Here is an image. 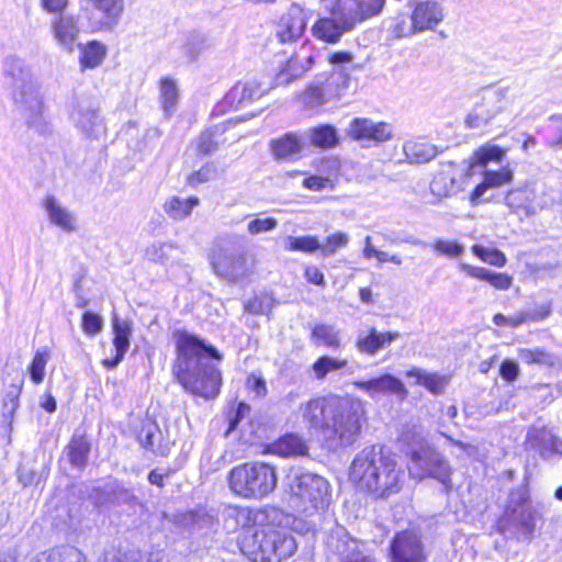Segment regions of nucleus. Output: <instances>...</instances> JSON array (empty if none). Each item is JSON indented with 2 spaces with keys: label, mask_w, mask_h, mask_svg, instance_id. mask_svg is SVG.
I'll use <instances>...</instances> for the list:
<instances>
[{
  "label": "nucleus",
  "mask_w": 562,
  "mask_h": 562,
  "mask_svg": "<svg viewBox=\"0 0 562 562\" xmlns=\"http://www.w3.org/2000/svg\"><path fill=\"white\" fill-rule=\"evenodd\" d=\"M423 544L413 531L397 533L391 544V562H425Z\"/></svg>",
  "instance_id": "ddd939ff"
},
{
  "label": "nucleus",
  "mask_w": 562,
  "mask_h": 562,
  "mask_svg": "<svg viewBox=\"0 0 562 562\" xmlns=\"http://www.w3.org/2000/svg\"><path fill=\"white\" fill-rule=\"evenodd\" d=\"M535 200L536 191L527 186L509 190L505 195V204L512 212L524 216H531L537 213Z\"/></svg>",
  "instance_id": "a878e982"
},
{
  "label": "nucleus",
  "mask_w": 562,
  "mask_h": 562,
  "mask_svg": "<svg viewBox=\"0 0 562 562\" xmlns=\"http://www.w3.org/2000/svg\"><path fill=\"white\" fill-rule=\"evenodd\" d=\"M210 259L214 272L229 281H236L249 271L245 255L231 254L221 245L212 248Z\"/></svg>",
  "instance_id": "9b49d317"
},
{
  "label": "nucleus",
  "mask_w": 562,
  "mask_h": 562,
  "mask_svg": "<svg viewBox=\"0 0 562 562\" xmlns=\"http://www.w3.org/2000/svg\"><path fill=\"white\" fill-rule=\"evenodd\" d=\"M289 504L306 515L324 509L330 502V486L321 475L291 470L288 474Z\"/></svg>",
  "instance_id": "423d86ee"
},
{
  "label": "nucleus",
  "mask_w": 562,
  "mask_h": 562,
  "mask_svg": "<svg viewBox=\"0 0 562 562\" xmlns=\"http://www.w3.org/2000/svg\"><path fill=\"white\" fill-rule=\"evenodd\" d=\"M278 483L276 468L266 462H246L233 468L228 487L245 499H261L274 491Z\"/></svg>",
  "instance_id": "0eeeda50"
},
{
  "label": "nucleus",
  "mask_w": 562,
  "mask_h": 562,
  "mask_svg": "<svg viewBox=\"0 0 562 562\" xmlns=\"http://www.w3.org/2000/svg\"><path fill=\"white\" fill-rule=\"evenodd\" d=\"M214 176H215V169L211 166H204L201 169H199L198 171L190 175V177L188 178V183L191 187H196L201 183L210 181L211 179L214 178Z\"/></svg>",
  "instance_id": "69168bd1"
},
{
  "label": "nucleus",
  "mask_w": 562,
  "mask_h": 562,
  "mask_svg": "<svg viewBox=\"0 0 562 562\" xmlns=\"http://www.w3.org/2000/svg\"><path fill=\"white\" fill-rule=\"evenodd\" d=\"M278 226V221L273 217L254 218L247 224V232L250 235H258L273 231Z\"/></svg>",
  "instance_id": "e2e57ef3"
},
{
  "label": "nucleus",
  "mask_w": 562,
  "mask_h": 562,
  "mask_svg": "<svg viewBox=\"0 0 562 562\" xmlns=\"http://www.w3.org/2000/svg\"><path fill=\"white\" fill-rule=\"evenodd\" d=\"M218 148V140L214 132L205 131L202 133L198 140V149L200 153L207 155Z\"/></svg>",
  "instance_id": "0e129e2a"
},
{
  "label": "nucleus",
  "mask_w": 562,
  "mask_h": 562,
  "mask_svg": "<svg viewBox=\"0 0 562 562\" xmlns=\"http://www.w3.org/2000/svg\"><path fill=\"white\" fill-rule=\"evenodd\" d=\"M362 256L366 260L375 259L379 265H383L386 262H391L395 266H401L403 263L402 258L397 254H389L386 251L380 250L372 244V237H364V247L362 250Z\"/></svg>",
  "instance_id": "49530a36"
},
{
  "label": "nucleus",
  "mask_w": 562,
  "mask_h": 562,
  "mask_svg": "<svg viewBox=\"0 0 562 562\" xmlns=\"http://www.w3.org/2000/svg\"><path fill=\"white\" fill-rule=\"evenodd\" d=\"M518 357L527 366L552 368L558 363V357L554 353L540 347L520 348Z\"/></svg>",
  "instance_id": "f704fd0d"
},
{
  "label": "nucleus",
  "mask_w": 562,
  "mask_h": 562,
  "mask_svg": "<svg viewBox=\"0 0 562 562\" xmlns=\"http://www.w3.org/2000/svg\"><path fill=\"white\" fill-rule=\"evenodd\" d=\"M300 409L304 422L319 431L331 447L350 446L360 432L363 407L359 401L318 397L302 404Z\"/></svg>",
  "instance_id": "f257e3e1"
},
{
  "label": "nucleus",
  "mask_w": 562,
  "mask_h": 562,
  "mask_svg": "<svg viewBox=\"0 0 562 562\" xmlns=\"http://www.w3.org/2000/svg\"><path fill=\"white\" fill-rule=\"evenodd\" d=\"M227 515L241 528H249L252 524L262 521L263 518L269 519V512H254L249 507H231Z\"/></svg>",
  "instance_id": "79ce46f5"
},
{
  "label": "nucleus",
  "mask_w": 562,
  "mask_h": 562,
  "mask_svg": "<svg viewBox=\"0 0 562 562\" xmlns=\"http://www.w3.org/2000/svg\"><path fill=\"white\" fill-rule=\"evenodd\" d=\"M328 546L340 562H373L371 557L360 550V542L344 529L331 533Z\"/></svg>",
  "instance_id": "2eb2a0df"
},
{
  "label": "nucleus",
  "mask_w": 562,
  "mask_h": 562,
  "mask_svg": "<svg viewBox=\"0 0 562 562\" xmlns=\"http://www.w3.org/2000/svg\"><path fill=\"white\" fill-rule=\"evenodd\" d=\"M292 517L278 509L269 510V522L241 541V551L252 562H282L292 557L297 543L289 526Z\"/></svg>",
  "instance_id": "20e7f679"
},
{
  "label": "nucleus",
  "mask_w": 562,
  "mask_h": 562,
  "mask_svg": "<svg viewBox=\"0 0 562 562\" xmlns=\"http://www.w3.org/2000/svg\"><path fill=\"white\" fill-rule=\"evenodd\" d=\"M105 56V47L98 42H90L81 48L80 65L83 68H94Z\"/></svg>",
  "instance_id": "de8ad7c7"
},
{
  "label": "nucleus",
  "mask_w": 562,
  "mask_h": 562,
  "mask_svg": "<svg viewBox=\"0 0 562 562\" xmlns=\"http://www.w3.org/2000/svg\"><path fill=\"white\" fill-rule=\"evenodd\" d=\"M312 340L316 346L338 350L341 348L340 330L331 324H317L312 329Z\"/></svg>",
  "instance_id": "72a5a7b5"
},
{
  "label": "nucleus",
  "mask_w": 562,
  "mask_h": 562,
  "mask_svg": "<svg viewBox=\"0 0 562 562\" xmlns=\"http://www.w3.org/2000/svg\"><path fill=\"white\" fill-rule=\"evenodd\" d=\"M303 186L312 191H322L327 187L333 188V181L327 177L311 176L303 180Z\"/></svg>",
  "instance_id": "774afa93"
},
{
  "label": "nucleus",
  "mask_w": 562,
  "mask_h": 562,
  "mask_svg": "<svg viewBox=\"0 0 562 562\" xmlns=\"http://www.w3.org/2000/svg\"><path fill=\"white\" fill-rule=\"evenodd\" d=\"M461 170L454 164L447 162L441 165L440 170L430 182L431 193L439 199L456 194L461 190Z\"/></svg>",
  "instance_id": "6ab92c4d"
},
{
  "label": "nucleus",
  "mask_w": 562,
  "mask_h": 562,
  "mask_svg": "<svg viewBox=\"0 0 562 562\" xmlns=\"http://www.w3.org/2000/svg\"><path fill=\"white\" fill-rule=\"evenodd\" d=\"M179 99V89L177 82L165 77L160 80V102L167 115L171 114L177 106Z\"/></svg>",
  "instance_id": "37998d69"
},
{
  "label": "nucleus",
  "mask_w": 562,
  "mask_h": 562,
  "mask_svg": "<svg viewBox=\"0 0 562 562\" xmlns=\"http://www.w3.org/2000/svg\"><path fill=\"white\" fill-rule=\"evenodd\" d=\"M460 268L471 278L486 281L496 290L505 291L513 285V277L507 273L495 272L483 267H475L464 262L460 263Z\"/></svg>",
  "instance_id": "cd10ccee"
},
{
  "label": "nucleus",
  "mask_w": 562,
  "mask_h": 562,
  "mask_svg": "<svg viewBox=\"0 0 562 562\" xmlns=\"http://www.w3.org/2000/svg\"><path fill=\"white\" fill-rule=\"evenodd\" d=\"M67 450L71 464L78 468H81L86 464L90 447L85 438H74L69 442Z\"/></svg>",
  "instance_id": "09e8293b"
},
{
  "label": "nucleus",
  "mask_w": 562,
  "mask_h": 562,
  "mask_svg": "<svg viewBox=\"0 0 562 562\" xmlns=\"http://www.w3.org/2000/svg\"><path fill=\"white\" fill-rule=\"evenodd\" d=\"M445 19V8L436 0L417 1L412 10L411 20L418 33L434 31Z\"/></svg>",
  "instance_id": "dca6fc26"
},
{
  "label": "nucleus",
  "mask_w": 562,
  "mask_h": 562,
  "mask_svg": "<svg viewBox=\"0 0 562 562\" xmlns=\"http://www.w3.org/2000/svg\"><path fill=\"white\" fill-rule=\"evenodd\" d=\"M286 251H302L312 254L321 249V241L316 236H286L283 239Z\"/></svg>",
  "instance_id": "c03bdc74"
},
{
  "label": "nucleus",
  "mask_w": 562,
  "mask_h": 562,
  "mask_svg": "<svg viewBox=\"0 0 562 562\" xmlns=\"http://www.w3.org/2000/svg\"><path fill=\"white\" fill-rule=\"evenodd\" d=\"M274 307V300L268 294H261L249 300L245 305V310L252 314L268 315Z\"/></svg>",
  "instance_id": "5fc2aeb1"
},
{
  "label": "nucleus",
  "mask_w": 562,
  "mask_h": 562,
  "mask_svg": "<svg viewBox=\"0 0 562 562\" xmlns=\"http://www.w3.org/2000/svg\"><path fill=\"white\" fill-rule=\"evenodd\" d=\"M81 327L87 335L94 336L102 330L103 319L95 313L86 312L82 315Z\"/></svg>",
  "instance_id": "052dcab7"
},
{
  "label": "nucleus",
  "mask_w": 562,
  "mask_h": 562,
  "mask_svg": "<svg viewBox=\"0 0 562 562\" xmlns=\"http://www.w3.org/2000/svg\"><path fill=\"white\" fill-rule=\"evenodd\" d=\"M263 89L256 80L239 82L226 94V101L236 108H243L263 94Z\"/></svg>",
  "instance_id": "bb28decb"
},
{
  "label": "nucleus",
  "mask_w": 562,
  "mask_h": 562,
  "mask_svg": "<svg viewBox=\"0 0 562 562\" xmlns=\"http://www.w3.org/2000/svg\"><path fill=\"white\" fill-rule=\"evenodd\" d=\"M349 243V236L342 232H336L326 237L324 243H321V251L324 256H331L338 249L344 248Z\"/></svg>",
  "instance_id": "864d4df0"
},
{
  "label": "nucleus",
  "mask_w": 562,
  "mask_h": 562,
  "mask_svg": "<svg viewBox=\"0 0 562 562\" xmlns=\"http://www.w3.org/2000/svg\"><path fill=\"white\" fill-rule=\"evenodd\" d=\"M527 442L537 449L544 459L562 456V441L546 427H532L528 430Z\"/></svg>",
  "instance_id": "4be33fe9"
},
{
  "label": "nucleus",
  "mask_w": 562,
  "mask_h": 562,
  "mask_svg": "<svg viewBox=\"0 0 562 562\" xmlns=\"http://www.w3.org/2000/svg\"><path fill=\"white\" fill-rule=\"evenodd\" d=\"M273 452L282 457L304 456L307 453L305 441L296 435H286L273 445Z\"/></svg>",
  "instance_id": "58836bf2"
},
{
  "label": "nucleus",
  "mask_w": 562,
  "mask_h": 562,
  "mask_svg": "<svg viewBox=\"0 0 562 562\" xmlns=\"http://www.w3.org/2000/svg\"><path fill=\"white\" fill-rule=\"evenodd\" d=\"M49 30L54 42L60 49L74 53L81 31L78 16L58 14L50 21Z\"/></svg>",
  "instance_id": "f8f14e48"
},
{
  "label": "nucleus",
  "mask_w": 562,
  "mask_h": 562,
  "mask_svg": "<svg viewBox=\"0 0 562 562\" xmlns=\"http://www.w3.org/2000/svg\"><path fill=\"white\" fill-rule=\"evenodd\" d=\"M495 117V110L485 112L481 106H474L473 111L468 114L465 123L470 128H479L486 125Z\"/></svg>",
  "instance_id": "bf43d9fd"
},
{
  "label": "nucleus",
  "mask_w": 562,
  "mask_h": 562,
  "mask_svg": "<svg viewBox=\"0 0 562 562\" xmlns=\"http://www.w3.org/2000/svg\"><path fill=\"white\" fill-rule=\"evenodd\" d=\"M353 385L367 393L371 398L385 394H395L401 398H405L408 393L403 382L390 373L366 381H356Z\"/></svg>",
  "instance_id": "a211bd4d"
},
{
  "label": "nucleus",
  "mask_w": 562,
  "mask_h": 562,
  "mask_svg": "<svg viewBox=\"0 0 562 562\" xmlns=\"http://www.w3.org/2000/svg\"><path fill=\"white\" fill-rule=\"evenodd\" d=\"M400 336L401 334L398 331H379L375 327H371L366 331L359 333L356 340V348L360 353L374 356L381 349L398 339Z\"/></svg>",
  "instance_id": "aec40b11"
},
{
  "label": "nucleus",
  "mask_w": 562,
  "mask_h": 562,
  "mask_svg": "<svg viewBox=\"0 0 562 562\" xmlns=\"http://www.w3.org/2000/svg\"><path fill=\"white\" fill-rule=\"evenodd\" d=\"M3 72L11 79L13 101L27 126L45 133L48 128L44 117L45 105L32 67L21 57L11 55L4 59Z\"/></svg>",
  "instance_id": "39448f33"
},
{
  "label": "nucleus",
  "mask_w": 562,
  "mask_h": 562,
  "mask_svg": "<svg viewBox=\"0 0 562 562\" xmlns=\"http://www.w3.org/2000/svg\"><path fill=\"white\" fill-rule=\"evenodd\" d=\"M92 7L100 11L103 16L111 21L116 22L124 11V0H88Z\"/></svg>",
  "instance_id": "8fccbe9b"
},
{
  "label": "nucleus",
  "mask_w": 562,
  "mask_h": 562,
  "mask_svg": "<svg viewBox=\"0 0 562 562\" xmlns=\"http://www.w3.org/2000/svg\"><path fill=\"white\" fill-rule=\"evenodd\" d=\"M330 16L318 19L311 29L312 35L322 42L336 44L344 34L353 30L355 16L350 9L339 4L337 0H321Z\"/></svg>",
  "instance_id": "6e6552de"
},
{
  "label": "nucleus",
  "mask_w": 562,
  "mask_h": 562,
  "mask_svg": "<svg viewBox=\"0 0 562 562\" xmlns=\"http://www.w3.org/2000/svg\"><path fill=\"white\" fill-rule=\"evenodd\" d=\"M403 151L411 164H424L430 161L438 154V149L435 145L422 139H409L405 142L403 145Z\"/></svg>",
  "instance_id": "c756f323"
},
{
  "label": "nucleus",
  "mask_w": 562,
  "mask_h": 562,
  "mask_svg": "<svg viewBox=\"0 0 562 562\" xmlns=\"http://www.w3.org/2000/svg\"><path fill=\"white\" fill-rule=\"evenodd\" d=\"M48 222L66 233H72L78 228L76 215L68 210L54 195H48L43 200Z\"/></svg>",
  "instance_id": "412c9836"
},
{
  "label": "nucleus",
  "mask_w": 562,
  "mask_h": 562,
  "mask_svg": "<svg viewBox=\"0 0 562 562\" xmlns=\"http://www.w3.org/2000/svg\"><path fill=\"white\" fill-rule=\"evenodd\" d=\"M173 245L166 243H153L145 249V258L153 262L164 263L168 259L169 251Z\"/></svg>",
  "instance_id": "13d9d810"
},
{
  "label": "nucleus",
  "mask_w": 562,
  "mask_h": 562,
  "mask_svg": "<svg viewBox=\"0 0 562 562\" xmlns=\"http://www.w3.org/2000/svg\"><path fill=\"white\" fill-rule=\"evenodd\" d=\"M301 102L307 106L316 108L323 105L327 99L324 88L319 85L308 86L300 95Z\"/></svg>",
  "instance_id": "6e6d98bb"
},
{
  "label": "nucleus",
  "mask_w": 562,
  "mask_h": 562,
  "mask_svg": "<svg viewBox=\"0 0 562 562\" xmlns=\"http://www.w3.org/2000/svg\"><path fill=\"white\" fill-rule=\"evenodd\" d=\"M507 91L501 88H486L482 91L481 106L485 112L495 110V116L503 111Z\"/></svg>",
  "instance_id": "a19ab883"
},
{
  "label": "nucleus",
  "mask_w": 562,
  "mask_h": 562,
  "mask_svg": "<svg viewBox=\"0 0 562 562\" xmlns=\"http://www.w3.org/2000/svg\"><path fill=\"white\" fill-rule=\"evenodd\" d=\"M507 153L506 148H502L497 145L487 143L481 147H479L472 155L471 166L483 167L486 169V166L491 161L501 162Z\"/></svg>",
  "instance_id": "4c0bfd02"
},
{
  "label": "nucleus",
  "mask_w": 562,
  "mask_h": 562,
  "mask_svg": "<svg viewBox=\"0 0 562 562\" xmlns=\"http://www.w3.org/2000/svg\"><path fill=\"white\" fill-rule=\"evenodd\" d=\"M307 18V11L302 5L292 3L277 25L280 42L291 43L299 40L305 31Z\"/></svg>",
  "instance_id": "4468645a"
},
{
  "label": "nucleus",
  "mask_w": 562,
  "mask_h": 562,
  "mask_svg": "<svg viewBox=\"0 0 562 562\" xmlns=\"http://www.w3.org/2000/svg\"><path fill=\"white\" fill-rule=\"evenodd\" d=\"M200 201L196 196L189 199H181L179 196H171L166 200L164 211L173 220L180 221L188 217L193 207L199 205Z\"/></svg>",
  "instance_id": "e433bc0d"
},
{
  "label": "nucleus",
  "mask_w": 562,
  "mask_h": 562,
  "mask_svg": "<svg viewBox=\"0 0 562 562\" xmlns=\"http://www.w3.org/2000/svg\"><path fill=\"white\" fill-rule=\"evenodd\" d=\"M409 474L418 480L434 477L450 487L451 469L448 461L429 445L412 450L408 462Z\"/></svg>",
  "instance_id": "1a4fd4ad"
},
{
  "label": "nucleus",
  "mask_w": 562,
  "mask_h": 562,
  "mask_svg": "<svg viewBox=\"0 0 562 562\" xmlns=\"http://www.w3.org/2000/svg\"><path fill=\"white\" fill-rule=\"evenodd\" d=\"M177 360L175 375L178 382L190 393L205 398H214L222 383L220 370L210 362L209 357L221 361L222 355L212 346H206L196 336L186 331L176 335Z\"/></svg>",
  "instance_id": "f03ea898"
},
{
  "label": "nucleus",
  "mask_w": 562,
  "mask_h": 562,
  "mask_svg": "<svg viewBox=\"0 0 562 562\" xmlns=\"http://www.w3.org/2000/svg\"><path fill=\"white\" fill-rule=\"evenodd\" d=\"M348 363L345 358L322 356L313 363L312 371L317 380H324L329 373L347 368Z\"/></svg>",
  "instance_id": "ea45409f"
},
{
  "label": "nucleus",
  "mask_w": 562,
  "mask_h": 562,
  "mask_svg": "<svg viewBox=\"0 0 562 562\" xmlns=\"http://www.w3.org/2000/svg\"><path fill=\"white\" fill-rule=\"evenodd\" d=\"M307 137L311 145L322 148L330 149L338 145L339 134L335 126L329 124L318 125L307 131Z\"/></svg>",
  "instance_id": "473e14b6"
},
{
  "label": "nucleus",
  "mask_w": 562,
  "mask_h": 562,
  "mask_svg": "<svg viewBox=\"0 0 562 562\" xmlns=\"http://www.w3.org/2000/svg\"><path fill=\"white\" fill-rule=\"evenodd\" d=\"M391 35L396 38L411 37L418 34L417 29L414 27V22L411 20L409 23L402 16L394 19L392 25L389 27Z\"/></svg>",
  "instance_id": "4d7b16f0"
},
{
  "label": "nucleus",
  "mask_w": 562,
  "mask_h": 562,
  "mask_svg": "<svg viewBox=\"0 0 562 562\" xmlns=\"http://www.w3.org/2000/svg\"><path fill=\"white\" fill-rule=\"evenodd\" d=\"M514 172L509 166H504L499 170L484 169L483 181L479 183L470 195L472 205L481 203V199L488 189H496L512 183Z\"/></svg>",
  "instance_id": "5701e85b"
},
{
  "label": "nucleus",
  "mask_w": 562,
  "mask_h": 562,
  "mask_svg": "<svg viewBox=\"0 0 562 562\" xmlns=\"http://www.w3.org/2000/svg\"><path fill=\"white\" fill-rule=\"evenodd\" d=\"M29 562H87L85 553L71 546L41 551L31 557Z\"/></svg>",
  "instance_id": "c85d7f7f"
},
{
  "label": "nucleus",
  "mask_w": 562,
  "mask_h": 562,
  "mask_svg": "<svg viewBox=\"0 0 562 562\" xmlns=\"http://www.w3.org/2000/svg\"><path fill=\"white\" fill-rule=\"evenodd\" d=\"M472 252L482 261L498 268L504 267L507 262L505 254L495 248H485L481 245H474Z\"/></svg>",
  "instance_id": "3c124183"
},
{
  "label": "nucleus",
  "mask_w": 562,
  "mask_h": 562,
  "mask_svg": "<svg viewBox=\"0 0 562 562\" xmlns=\"http://www.w3.org/2000/svg\"><path fill=\"white\" fill-rule=\"evenodd\" d=\"M49 360V352L47 350H37L33 357L30 366L31 380L35 384H41L45 378V368Z\"/></svg>",
  "instance_id": "603ef678"
},
{
  "label": "nucleus",
  "mask_w": 562,
  "mask_h": 562,
  "mask_svg": "<svg viewBox=\"0 0 562 562\" xmlns=\"http://www.w3.org/2000/svg\"><path fill=\"white\" fill-rule=\"evenodd\" d=\"M554 123V135L547 142V146L553 150L562 149V115L552 116Z\"/></svg>",
  "instance_id": "338daca9"
},
{
  "label": "nucleus",
  "mask_w": 562,
  "mask_h": 562,
  "mask_svg": "<svg viewBox=\"0 0 562 562\" xmlns=\"http://www.w3.org/2000/svg\"><path fill=\"white\" fill-rule=\"evenodd\" d=\"M342 7L350 9L351 15L355 16V25L359 22L379 14L385 3V0H337Z\"/></svg>",
  "instance_id": "7c9ffc66"
},
{
  "label": "nucleus",
  "mask_w": 562,
  "mask_h": 562,
  "mask_svg": "<svg viewBox=\"0 0 562 562\" xmlns=\"http://www.w3.org/2000/svg\"><path fill=\"white\" fill-rule=\"evenodd\" d=\"M401 476L395 454L379 446L363 449L357 454L349 470L350 481L358 490L375 497L398 493Z\"/></svg>",
  "instance_id": "7ed1b4c3"
},
{
  "label": "nucleus",
  "mask_w": 562,
  "mask_h": 562,
  "mask_svg": "<svg viewBox=\"0 0 562 562\" xmlns=\"http://www.w3.org/2000/svg\"><path fill=\"white\" fill-rule=\"evenodd\" d=\"M113 345L115 348V357L113 359H104L103 364L109 368H115L124 358L130 348V338L132 336V324L127 319H120L116 315L112 319Z\"/></svg>",
  "instance_id": "b1692460"
},
{
  "label": "nucleus",
  "mask_w": 562,
  "mask_h": 562,
  "mask_svg": "<svg viewBox=\"0 0 562 562\" xmlns=\"http://www.w3.org/2000/svg\"><path fill=\"white\" fill-rule=\"evenodd\" d=\"M303 146L301 137L295 133H286L270 143L271 151L278 159H289L300 154Z\"/></svg>",
  "instance_id": "2f4dec72"
},
{
  "label": "nucleus",
  "mask_w": 562,
  "mask_h": 562,
  "mask_svg": "<svg viewBox=\"0 0 562 562\" xmlns=\"http://www.w3.org/2000/svg\"><path fill=\"white\" fill-rule=\"evenodd\" d=\"M347 135L355 140H371L384 143L392 138V127L384 122H373L369 119H353L346 131Z\"/></svg>",
  "instance_id": "f3484780"
},
{
  "label": "nucleus",
  "mask_w": 562,
  "mask_h": 562,
  "mask_svg": "<svg viewBox=\"0 0 562 562\" xmlns=\"http://www.w3.org/2000/svg\"><path fill=\"white\" fill-rule=\"evenodd\" d=\"M70 120L87 137L97 138L105 131L99 104L91 98L76 99Z\"/></svg>",
  "instance_id": "9d476101"
},
{
  "label": "nucleus",
  "mask_w": 562,
  "mask_h": 562,
  "mask_svg": "<svg viewBox=\"0 0 562 562\" xmlns=\"http://www.w3.org/2000/svg\"><path fill=\"white\" fill-rule=\"evenodd\" d=\"M102 562H165V553L155 550L147 553L128 552L123 554L106 555Z\"/></svg>",
  "instance_id": "a18cd8bd"
},
{
  "label": "nucleus",
  "mask_w": 562,
  "mask_h": 562,
  "mask_svg": "<svg viewBox=\"0 0 562 562\" xmlns=\"http://www.w3.org/2000/svg\"><path fill=\"white\" fill-rule=\"evenodd\" d=\"M432 248L438 254L445 255L450 258H457L462 255L464 248L462 245L452 241L438 239L434 243Z\"/></svg>",
  "instance_id": "680f3d73"
},
{
  "label": "nucleus",
  "mask_w": 562,
  "mask_h": 562,
  "mask_svg": "<svg viewBox=\"0 0 562 562\" xmlns=\"http://www.w3.org/2000/svg\"><path fill=\"white\" fill-rule=\"evenodd\" d=\"M305 47L292 55L277 75L279 85H288L300 78L314 65V56L304 53Z\"/></svg>",
  "instance_id": "393cba45"
},
{
  "label": "nucleus",
  "mask_w": 562,
  "mask_h": 562,
  "mask_svg": "<svg viewBox=\"0 0 562 562\" xmlns=\"http://www.w3.org/2000/svg\"><path fill=\"white\" fill-rule=\"evenodd\" d=\"M406 376L414 378L416 384L425 386L432 394L441 393L448 384L446 376L438 373L426 372L418 368L408 370Z\"/></svg>",
  "instance_id": "c9c22d12"
}]
</instances>
